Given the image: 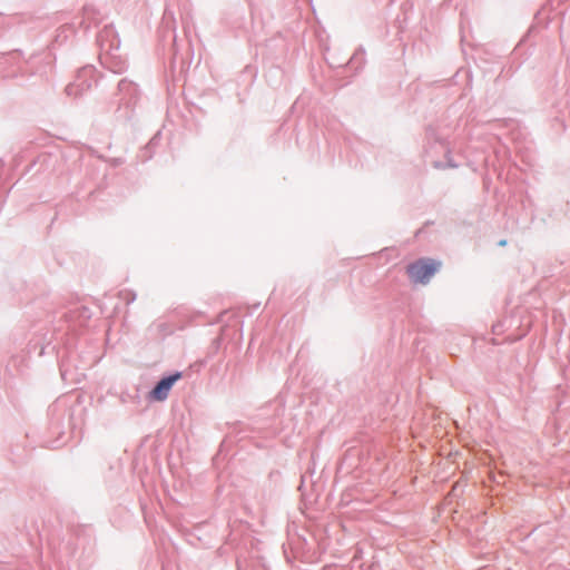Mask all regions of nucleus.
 <instances>
[{
  "label": "nucleus",
  "instance_id": "f257e3e1",
  "mask_svg": "<svg viewBox=\"0 0 570 570\" xmlns=\"http://www.w3.org/2000/svg\"><path fill=\"white\" fill-rule=\"evenodd\" d=\"M441 267V263L431 258L417 259L406 267V274L414 284H428Z\"/></svg>",
  "mask_w": 570,
  "mask_h": 570
},
{
  "label": "nucleus",
  "instance_id": "f03ea898",
  "mask_svg": "<svg viewBox=\"0 0 570 570\" xmlns=\"http://www.w3.org/2000/svg\"><path fill=\"white\" fill-rule=\"evenodd\" d=\"M181 377L180 373H175L168 377L163 379L150 391V399L155 401H164L167 399L173 385Z\"/></svg>",
  "mask_w": 570,
  "mask_h": 570
}]
</instances>
